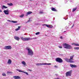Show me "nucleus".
<instances>
[{"label":"nucleus","mask_w":79,"mask_h":79,"mask_svg":"<svg viewBox=\"0 0 79 79\" xmlns=\"http://www.w3.org/2000/svg\"><path fill=\"white\" fill-rule=\"evenodd\" d=\"M26 50L27 51V54L30 56H32L34 55V52L31 48L29 47H27L26 48Z\"/></svg>","instance_id":"obj_1"},{"label":"nucleus","mask_w":79,"mask_h":79,"mask_svg":"<svg viewBox=\"0 0 79 79\" xmlns=\"http://www.w3.org/2000/svg\"><path fill=\"white\" fill-rule=\"evenodd\" d=\"M63 45L64 48L66 49H72V46L69 44L66 43H64L63 44Z\"/></svg>","instance_id":"obj_2"},{"label":"nucleus","mask_w":79,"mask_h":79,"mask_svg":"<svg viewBox=\"0 0 79 79\" xmlns=\"http://www.w3.org/2000/svg\"><path fill=\"white\" fill-rule=\"evenodd\" d=\"M20 39H21L22 40H23V41H28L29 40H31V38L30 37H28V38H23V37H21Z\"/></svg>","instance_id":"obj_3"},{"label":"nucleus","mask_w":79,"mask_h":79,"mask_svg":"<svg viewBox=\"0 0 79 79\" xmlns=\"http://www.w3.org/2000/svg\"><path fill=\"white\" fill-rule=\"evenodd\" d=\"M51 63H37L36 64V66H41L42 65H51Z\"/></svg>","instance_id":"obj_4"},{"label":"nucleus","mask_w":79,"mask_h":79,"mask_svg":"<svg viewBox=\"0 0 79 79\" xmlns=\"http://www.w3.org/2000/svg\"><path fill=\"white\" fill-rule=\"evenodd\" d=\"M72 73V71H70L67 72L65 74L66 77L68 76H71Z\"/></svg>","instance_id":"obj_5"},{"label":"nucleus","mask_w":79,"mask_h":79,"mask_svg":"<svg viewBox=\"0 0 79 79\" xmlns=\"http://www.w3.org/2000/svg\"><path fill=\"white\" fill-rule=\"evenodd\" d=\"M56 61L59 63H62L63 60L61 58H57L56 59Z\"/></svg>","instance_id":"obj_6"},{"label":"nucleus","mask_w":79,"mask_h":79,"mask_svg":"<svg viewBox=\"0 0 79 79\" xmlns=\"http://www.w3.org/2000/svg\"><path fill=\"white\" fill-rule=\"evenodd\" d=\"M11 46H7L5 47L4 49L6 50H10L11 49Z\"/></svg>","instance_id":"obj_7"},{"label":"nucleus","mask_w":79,"mask_h":79,"mask_svg":"<svg viewBox=\"0 0 79 79\" xmlns=\"http://www.w3.org/2000/svg\"><path fill=\"white\" fill-rule=\"evenodd\" d=\"M4 13L5 15H9V10L7 9L6 10H4Z\"/></svg>","instance_id":"obj_8"},{"label":"nucleus","mask_w":79,"mask_h":79,"mask_svg":"<svg viewBox=\"0 0 79 79\" xmlns=\"http://www.w3.org/2000/svg\"><path fill=\"white\" fill-rule=\"evenodd\" d=\"M17 71H19V72H21V73H25V74H27V75H28V73L25 72H24L23 71H22L21 70L18 69H16Z\"/></svg>","instance_id":"obj_9"},{"label":"nucleus","mask_w":79,"mask_h":79,"mask_svg":"<svg viewBox=\"0 0 79 79\" xmlns=\"http://www.w3.org/2000/svg\"><path fill=\"white\" fill-rule=\"evenodd\" d=\"M15 39L16 40H19V39H20V38H19L18 36H15L14 37Z\"/></svg>","instance_id":"obj_10"},{"label":"nucleus","mask_w":79,"mask_h":79,"mask_svg":"<svg viewBox=\"0 0 79 79\" xmlns=\"http://www.w3.org/2000/svg\"><path fill=\"white\" fill-rule=\"evenodd\" d=\"M32 12L31 11H29L26 13V16H28V15H31V14H32Z\"/></svg>","instance_id":"obj_11"},{"label":"nucleus","mask_w":79,"mask_h":79,"mask_svg":"<svg viewBox=\"0 0 79 79\" xmlns=\"http://www.w3.org/2000/svg\"><path fill=\"white\" fill-rule=\"evenodd\" d=\"M13 77L15 79H19L20 78V77L19 76H15Z\"/></svg>","instance_id":"obj_12"},{"label":"nucleus","mask_w":79,"mask_h":79,"mask_svg":"<svg viewBox=\"0 0 79 79\" xmlns=\"http://www.w3.org/2000/svg\"><path fill=\"white\" fill-rule=\"evenodd\" d=\"M7 64H11V60L10 59H9L8 60V61L7 63Z\"/></svg>","instance_id":"obj_13"},{"label":"nucleus","mask_w":79,"mask_h":79,"mask_svg":"<svg viewBox=\"0 0 79 79\" xmlns=\"http://www.w3.org/2000/svg\"><path fill=\"white\" fill-rule=\"evenodd\" d=\"M70 66L71 68H76V67L77 66L76 65H73L72 64H70Z\"/></svg>","instance_id":"obj_14"},{"label":"nucleus","mask_w":79,"mask_h":79,"mask_svg":"<svg viewBox=\"0 0 79 79\" xmlns=\"http://www.w3.org/2000/svg\"><path fill=\"white\" fill-rule=\"evenodd\" d=\"M21 63H22V64H23L24 65V66H26V62L24 61H23L21 62Z\"/></svg>","instance_id":"obj_15"},{"label":"nucleus","mask_w":79,"mask_h":79,"mask_svg":"<svg viewBox=\"0 0 79 79\" xmlns=\"http://www.w3.org/2000/svg\"><path fill=\"white\" fill-rule=\"evenodd\" d=\"M20 28H21V26H18V28L15 29V31H18V30H19V29H20Z\"/></svg>","instance_id":"obj_16"},{"label":"nucleus","mask_w":79,"mask_h":79,"mask_svg":"<svg viewBox=\"0 0 79 79\" xmlns=\"http://www.w3.org/2000/svg\"><path fill=\"white\" fill-rule=\"evenodd\" d=\"M51 10L52 11H56V9L54 8H52Z\"/></svg>","instance_id":"obj_17"},{"label":"nucleus","mask_w":79,"mask_h":79,"mask_svg":"<svg viewBox=\"0 0 79 79\" xmlns=\"http://www.w3.org/2000/svg\"><path fill=\"white\" fill-rule=\"evenodd\" d=\"M73 58H74V56H70V60H73Z\"/></svg>","instance_id":"obj_18"},{"label":"nucleus","mask_w":79,"mask_h":79,"mask_svg":"<svg viewBox=\"0 0 79 79\" xmlns=\"http://www.w3.org/2000/svg\"><path fill=\"white\" fill-rule=\"evenodd\" d=\"M65 60L66 61H67V62H69V61L70 60V59H69L68 58H66L65 59Z\"/></svg>","instance_id":"obj_19"},{"label":"nucleus","mask_w":79,"mask_h":79,"mask_svg":"<svg viewBox=\"0 0 79 79\" xmlns=\"http://www.w3.org/2000/svg\"><path fill=\"white\" fill-rule=\"evenodd\" d=\"M2 7L3 8H5V9H6V8H8V7H6L4 5L2 6Z\"/></svg>","instance_id":"obj_20"},{"label":"nucleus","mask_w":79,"mask_h":79,"mask_svg":"<svg viewBox=\"0 0 79 79\" xmlns=\"http://www.w3.org/2000/svg\"><path fill=\"white\" fill-rule=\"evenodd\" d=\"M76 9H77V7H75V8H73V11L74 12V11H75L76 10Z\"/></svg>","instance_id":"obj_21"},{"label":"nucleus","mask_w":79,"mask_h":79,"mask_svg":"<svg viewBox=\"0 0 79 79\" xmlns=\"http://www.w3.org/2000/svg\"><path fill=\"white\" fill-rule=\"evenodd\" d=\"M69 62L70 63H74V61L72 60H71V59H70V60L69 61Z\"/></svg>","instance_id":"obj_22"},{"label":"nucleus","mask_w":79,"mask_h":79,"mask_svg":"<svg viewBox=\"0 0 79 79\" xmlns=\"http://www.w3.org/2000/svg\"><path fill=\"white\" fill-rule=\"evenodd\" d=\"M7 5L9 6H13V4L12 3H8Z\"/></svg>","instance_id":"obj_23"},{"label":"nucleus","mask_w":79,"mask_h":79,"mask_svg":"<svg viewBox=\"0 0 79 79\" xmlns=\"http://www.w3.org/2000/svg\"><path fill=\"white\" fill-rule=\"evenodd\" d=\"M74 49H75V50H79V47L75 48Z\"/></svg>","instance_id":"obj_24"},{"label":"nucleus","mask_w":79,"mask_h":79,"mask_svg":"<svg viewBox=\"0 0 79 79\" xmlns=\"http://www.w3.org/2000/svg\"><path fill=\"white\" fill-rule=\"evenodd\" d=\"M12 22L13 23H17L18 22L16 21H12Z\"/></svg>","instance_id":"obj_25"},{"label":"nucleus","mask_w":79,"mask_h":79,"mask_svg":"<svg viewBox=\"0 0 79 79\" xmlns=\"http://www.w3.org/2000/svg\"><path fill=\"white\" fill-rule=\"evenodd\" d=\"M7 74H11V73H12V72H11L7 71Z\"/></svg>","instance_id":"obj_26"},{"label":"nucleus","mask_w":79,"mask_h":79,"mask_svg":"<svg viewBox=\"0 0 79 79\" xmlns=\"http://www.w3.org/2000/svg\"><path fill=\"white\" fill-rule=\"evenodd\" d=\"M24 16V14H23L22 15H20V17L21 18H23V17Z\"/></svg>","instance_id":"obj_27"},{"label":"nucleus","mask_w":79,"mask_h":79,"mask_svg":"<svg viewBox=\"0 0 79 79\" xmlns=\"http://www.w3.org/2000/svg\"><path fill=\"white\" fill-rule=\"evenodd\" d=\"M40 34V32H38L35 33L36 35H39Z\"/></svg>","instance_id":"obj_28"},{"label":"nucleus","mask_w":79,"mask_h":79,"mask_svg":"<svg viewBox=\"0 0 79 79\" xmlns=\"http://www.w3.org/2000/svg\"><path fill=\"white\" fill-rule=\"evenodd\" d=\"M2 76H6V74L5 73H3L2 74Z\"/></svg>","instance_id":"obj_29"},{"label":"nucleus","mask_w":79,"mask_h":79,"mask_svg":"<svg viewBox=\"0 0 79 79\" xmlns=\"http://www.w3.org/2000/svg\"><path fill=\"white\" fill-rule=\"evenodd\" d=\"M75 46H79V44H77L75 43Z\"/></svg>","instance_id":"obj_30"},{"label":"nucleus","mask_w":79,"mask_h":79,"mask_svg":"<svg viewBox=\"0 0 79 79\" xmlns=\"http://www.w3.org/2000/svg\"><path fill=\"white\" fill-rule=\"evenodd\" d=\"M53 27V26L52 25H51L50 26H49V28H52Z\"/></svg>","instance_id":"obj_31"},{"label":"nucleus","mask_w":79,"mask_h":79,"mask_svg":"<svg viewBox=\"0 0 79 79\" xmlns=\"http://www.w3.org/2000/svg\"><path fill=\"white\" fill-rule=\"evenodd\" d=\"M39 13L40 14H42L43 13H44V12H42V11H40L39 12Z\"/></svg>","instance_id":"obj_32"},{"label":"nucleus","mask_w":79,"mask_h":79,"mask_svg":"<svg viewBox=\"0 0 79 79\" xmlns=\"http://www.w3.org/2000/svg\"><path fill=\"white\" fill-rule=\"evenodd\" d=\"M46 26H47V27H49V25H46Z\"/></svg>","instance_id":"obj_33"},{"label":"nucleus","mask_w":79,"mask_h":79,"mask_svg":"<svg viewBox=\"0 0 79 79\" xmlns=\"http://www.w3.org/2000/svg\"><path fill=\"white\" fill-rule=\"evenodd\" d=\"M71 24H72V23H71V22H69V24H70V26L71 25Z\"/></svg>","instance_id":"obj_34"},{"label":"nucleus","mask_w":79,"mask_h":79,"mask_svg":"<svg viewBox=\"0 0 79 79\" xmlns=\"http://www.w3.org/2000/svg\"><path fill=\"white\" fill-rule=\"evenodd\" d=\"M37 39V38H31V40H32V39Z\"/></svg>","instance_id":"obj_35"},{"label":"nucleus","mask_w":79,"mask_h":79,"mask_svg":"<svg viewBox=\"0 0 79 79\" xmlns=\"http://www.w3.org/2000/svg\"><path fill=\"white\" fill-rule=\"evenodd\" d=\"M54 67L56 68H58V66L56 65H55L54 66Z\"/></svg>","instance_id":"obj_36"},{"label":"nucleus","mask_w":79,"mask_h":79,"mask_svg":"<svg viewBox=\"0 0 79 79\" xmlns=\"http://www.w3.org/2000/svg\"><path fill=\"white\" fill-rule=\"evenodd\" d=\"M74 23L73 25L72 26L71 28H73L74 27Z\"/></svg>","instance_id":"obj_37"},{"label":"nucleus","mask_w":79,"mask_h":79,"mask_svg":"<svg viewBox=\"0 0 79 79\" xmlns=\"http://www.w3.org/2000/svg\"><path fill=\"white\" fill-rule=\"evenodd\" d=\"M75 43H72V45H75Z\"/></svg>","instance_id":"obj_38"},{"label":"nucleus","mask_w":79,"mask_h":79,"mask_svg":"<svg viewBox=\"0 0 79 79\" xmlns=\"http://www.w3.org/2000/svg\"><path fill=\"white\" fill-rule=\"evenodd\" d=\"M7 21H9V22H12V21H11L9 20H7Z\"/></svg>","instance_id":"obj_39"},{"label":"nucleus","mask_w":79,"mask_h":79,"mask_svg":"<svg viewBox=\"0 0 79 79\" xmlns=\"http://www.w3.org/2000/svg\"><path fill=\"white\" fill-rule=\"evenodd\" d=\"M59 48H62V46H59Z\"/></svg>","instance_id":"obj_40"},{"label":"nucleus","mask_w":79,"mask_h":79,"mask_svg":"<svg viewBox=\"0 0 79 79\" xmlns=\"http://www.w3.org/2000/svg\"><path fill=\"white\" fill-rule=\"evenodd\" d=\"M29 21H30V20H28L27 22H26V23H29Z\"/></svg>","instance_id":"obj_41"},{"label":"nucleus","mask_w":79,"mask_h":79,"mask_svg":"<svg viewBox=\"0 0 79 79\" xmlns=\"http://www.w3.org/2000/svg\"><path fill=\"white\" fill-rule=\"evenodd\" d=\"M55 75L56 76H58V74H56Z\"/></svg>","instance_id":"obj_42"},{"label":"nucleus","mask_w":79,"mask_h":79,"mask_svg":"<svg viewBox=\"0 0 79 79\" xmlns=\"http://www.w3.org/2000/svg\"><path fill=\"white\" fill-rule=\"evenodd\" d=\"M46 24H43V26H46Z\"/></svg>","instance_id":"obj_43"},{"label":"nucleus","mask_w":79,"mask_h":79,"mask_svg":"<svg viewBox=\"0 0 79 79\" xmlns=\"http://www.w3.org/2000/svg\"><path fill=\"white\" fill-rule=\"evenodd\" d=\"M60 39H63V37H62V36H61L60 37Z\"/></svg>","instance_id":"obj_44"},{"label":"nucleus","mask_w":79,"mask_h":79,"mask_svg":"<svg viewBox=\"0 0 79 79\" xmlns=\"http://www.w3.org/2000/svg\"><path fill=\"white\" fill-rule=\"evenodd\" d=\"M29 71H32V70H30V69H29V70H28Z\"/></svg>","instance_id":"obj_45"},{"label":"nucleus","mask_w":79,"mask_h":79,"mask_svg":"<svg viewBox=\"0 0 79 79\" xmlns=\"http://www.w3.org/2000/svg\"><path fill=\"white\" fill-rule=\"evenodd\" d=\"M1 12H2V11L0 10V13H1Z\"/></svg>","instance_id":"obj_46"},{"label":"nucleus","mask_w":79,"mask_h":79,"mask_svg":"<svg viewBox=\"0 0 79 79\" xmlns=\"http://www.w3.org/2000/svg\"><path fill=\"white\" fill-rule=\"evenodd\" d=\"M17 11H18V10H15V12H17Z\"/></svg>","instance_id":"obj_47"},{"label":"nucleus","mask_w":79,"mask_h":79,"mask_svg":"<svg viewBox=\"0 0 79 79\" xmlns=\"http://www.w3.org/2000/svg\"><path fill=\"white\" fill-rule=\"evenodd\" d=\"M65 20H66V19H65Z\"/></svg>","instance_id":"obj_48"},{"label":"nucleus","mask_w":79,"mask_h":79,"mask_svg":"<svg viewBox=\"0 0 79 79\" xmlns=\"http://www.w3.org/2000/svg\"><path fill=\"white\" fill-rule=\"evenodd\" d=\"M67 19H68V18H67Z\"/></svg>","instance_id":"obj_49"}]
</instances>
